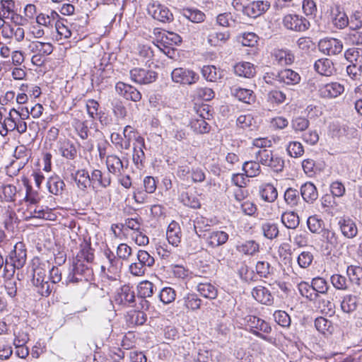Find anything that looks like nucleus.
I'll return each instance as SVG.
<instances>
[{
    "instance_id": "nucleus-1",
    "label": "nucleus",
    "mask_w": 362,
    "mask_h": 362,
    "mask_svg": "<svg viewBox=\"0 0 362 362\" xmlns=\"http://www.w3.org/2000/svg\"><path fill=\"white\" fill-rule=\"evenodd\" d=\"M32 284L34 290L39 295L45 297L50 295L53 290V286L48 281L45 265L39 264L33 268Z\"/></svg>"
},
{
    "instance_id": "nucleus-2",
    "label": "nucleus",
    "mask_w": 362,
    "mask_h": 362,
    "mask_svg": "<svg viewBox=\"0 0 362 362\" xmlns=\"http://www.w3.org/2000/svg\"><path fill=\"white\" fill-rule=\"evenodd\" d=\"M245 325L250 328V332L255 336L269 343L272 342L273 339L267 335L270 334L272 329L270 325L255 315H247L244 318Z\"/></svg>"
},
{
    "instance_id": "nucleus-3",
    "label": "nucleus",
    "mask_w": 362,
    "mask_h": 362,
    "mask_svg": "<svg viewBox=\"0 0 362 362\" xmlns=\"http://www.w3.org/2000/svg\"><path fill=\"white\" fill-rule=\"evenodd\" d=\"M93 271L91 267L83 262L81 259H76L71 272L67 276V283L88 281L93 279Z\"/></svg>"
},
{
    "instance_id": "nucleus-4",
    "label": "nucleus",
    "mask_w": 362,
    "mask_h": 362,
    "mask_svg": "<svg viewBox=\"0 0 362 362\" xmlns=\"http://www.w3.org/2000/svg\"><path fill=\"white\" fill-rule=\"evenodd\" d=\"M147 12L153 19L163 23H170L174 20L172 11L158 1L149 3L147 6Z\"/></svg>"
},
{
    "instance_id": "nucleus-5",
    "label": "nucleus",
    "mask_w": 362,
    "mask_h": 362,
    "mask_svg": "<svg viewBox=\"0 0 362 362\" xmlns=\"http://www.w3.org/2000/svg\"><path fill=\"white\" fill-rule=\"evenodd\" d=\"M27 252L23 243L18 242L6 258V267L11 265L13 269H21L25 264Z\"/></svg>"
},
{
    "instance_id": "nucleus-6",
    "label": "nucleus",
    "mask_w": 362,
    "mask_h": 362,
    "mask_svg": "<svg viewBox=\"0 0 362 362\" xmlns=\"http://www.w3.org/2000/svg\"><path fill=\"white\" fill-rule=\"evenodd\" d=\"M283 25L287 30L295 32H305L310 24L308 19L297 14H287L283 18Z\"/></svg>"
},
{
    "instance_id": "nucleus-7",
    "label": "nucleus",
    "mask_w": 362,
    "mask_h": 362,
    "mask_svg": "<svg viewBox=\"0 0 362 362\" xmlns=\"http://www.w3.org/2000/svg\"><path fill=\"white\" fill-rule=\"evenodd\" d=\"M171 78L173 82L182 85H192L199 80V75L193 70L179 67L175 68L171 72Z\"/></svg>"
},
{
    "instance_id": "nucleus-8",
    "label": "nucleus",
    "mask_w": 362,
    "mask_h": 362,
    "mask_svg": "<svg viewBox=\"0 0 362 362\" xmlns=\"http://www.w3.org/2000/svg\"><path fill=\"white\" fill-rule=\"evenodd\" d=\"M195 226L196 233L206 240L207 245L211 247H217L225 244L228 240V234L223 230H206L203 234L199 233Z\"/></svg>"
},
{
    "instance_id": "nucleus-9",
    "label": "nucleus",
    "mask_w": 362,
    "mask_h": 362,
    "mask_svg": "<svg viewBox=\"0 0 362 362\" xmlns=\"http://www.w3.org/2000/svg\"><path fill=\"white\" fill-rule=\"evenodd\" d=\"M319 50L326 55H337L343 50L342 42L337 38H324L320 40L318 43Z\"/></svg>"
},
{
    "instance_id": "nucleus-10",
    "label": "nucleus",
    "mask_w": 362,
    "mask_h": 362,
    "mask_svg": "<svg viewBox=\"0 0 362 362\" xmlns=\"http://www.w3.org/2000/svg\"><path fill=\"white\" fill-rule=\"evenodd\" d=\"M339 229L342 235L348 239H354L358 233L356 223L349 216L340 217L337 222Z\"/></svg>"
},
{
    "instance_id": "nucleus-11",
    "label": "nucleus",
    "mask_w": 362,
    "mask_h": 362,
    "mask_svg": "<svg viewBox=\"0 0 362 362\" xmlns=\"http://www.w3.org/2000/svg\"><path fill=\"white\" fill-rule=\"evenodd\" d=\"M132 81L139 84H148L154 82L158 74L156 71L142 68H134L130 71Z\"/></svg>"
},
{
    "instance_id": "nucleus-12",
    "label": "nucleus",
    "mask_w": 362,
    "mask_h": 362,
    "mask_svg": "<svg viewBox=\"0 0 362 362\" xmlns=\"http://www.w3.org/2000/svg\"><path fill=\"white\" fill-rule=\"evenodd\" d=\"M128 160L123 161L116 155H109L106 158V165L109 173H112L117 177L123 175L125 169L128 167Z\"/></svg>"
},
{
    "instance_id": "nucleus-13",
    "label": "nucleus",
    "mask_w": 362,
    "mask_h": 362,
    "mask_svg": "<svg viewBox=\"0 0 362 362\" xmlns=\"http://www.w3.org/2000/svg\"><path fill=\"white\" fill-rule=\"evenodd\" d=\"M115 89L119 95L127 100L139 102L141 99V93L131 85L119 81L116 83Z\"/></svg>"
},
{
    "instance_id": "nucleus-14",
    "label": "nucleus",
    "mask_w": 362,
    "mask_h": 362,
    "mask_svg": "<svg viewBox=\"0 0 362 362\" xmlns=\"http://www.w3.org/2000/svg\"><path fill=\"white\" fill-rule=\"evenodd\" d=\"M344 91V86L338 82H332L322 86L319 89V95L323 98H335Z\"/></svg>"
},
{
    "instance_id": "nucleus-15",
    "label": "nucleus",
    "mask_w": 362,
    "mask_h": 362,
    "mask_svg": "<svg viewBox=\"0 0 362 362\" xmlns=\"http://www.w3.org/2000/svg\"><path fill=\"white\" fill-rule=\"evenodd\" d=\"M271 6L267 0L254 1L246 6L245 14L252 18H257L264 13Z\"/></svg>"
},
{
    "instance_id": "nucleus-16",
    "label": "nucleus",
    "mask_w": 362,
    "mask_h": 362,
    "mask_svg": "<svg viewBox=\"0 0 362 362\" xmlns=\"http://www.w3.org/2000/svg\"><path fill=\"white\" fill-rule=\"evenodd\" d=\"M115 301L120 305L132 306L135 302V293L133 287L124 285L115 297Z\"/></svg>"
},
{
    "instance_id": "nucleus-17",
    "label": "nucleus",
    "mask_w": 362,
    "mask_h": 362,
    "mask_svg": "<svg viewBox=\"0 0 362 362\" xmlns=\"http://www.w3.org/2000/svg\"><path fill=\"white\" fill-rule=\"evenodd\" d=\"M272 75V79H276L287 85H296L300 81V76L298 73L289 69L281 70L276 74H273Z\"/></svg>"
},
{
    "instance_id": "nucleus-18",
    "label": "nucleus",
    "mask_w": 362,
    "mask_h": 362,
    "mask_svg": "<svg viewBox=\"0 0 362 362\" xmlns=\"http://www.w3.org/2000/svg\"><path fill=\"white\" fill-rule=\"evenodd\" d=\"M314 69L317 73L325 76H332L336 72L332 60L328 58L317 59L314 64Z\"/></svg>"
},
{
    "instance_id": "nucleus-19",
    "label": "nucleus",
    "mask_w": 362,
    "mask_h": 362,
    "mask_svg": "<svg viewBox=\"0 0 362 362\" xmlns=\"http://www.w3.org/2000/svg\"><path fill=\"white\" fill-rule=\"evenodd\" d=\"M332 22L338 29H344L349 25V18L339 6H336L331 11Z\"/></svg>"
},
{
    "instance_id": "nucleus-20",
    "label": "nucleus",
    "mask_w": 362,
    "mask_h": 362,
    "mask_svg": "<svg viewBox=\"0 0 362 362\" xmlns=\"http://www.w3.org/2000/svg\"><path fill=\"white\" fill-rule=\"evenodd\" d=\"M104 255L107 262L105 265L101 267V270L105 272V269H107V272L110 274H117L119 270L118 258L110 248L104 250Z\"/></svg>"
},
{
    "instance_id": "nucleus-21",
    "label": "nucleus",
    "mask_w": 362,
    "mask_h": 362,
    "mask_svg": "<svg viewBox=\"0 0 362 362\" xmlns=\"http://www.w3.org/2000/svg\"><path fill=\"white\" fill-rule=\"evenodd\" d=\"M300 194L303 199L309 204H313L318 197L316 187L310 182L304 183L300 187Z\"/></svg>"
},
{
    "instance_id": "nucleus-22",
    "label": "nucleus",
    "mask_w": 362,
    "mask_h": 362,
    "mask_svg": "<svg viewBox=\"0 0 362 362\" xmlns=\"http://www.w3.org/2000/svg\"><path fill=\"white\" fill-rule=\"evenodd\" d=\"M166 236L170 244L173 246L178 245L182 238L181 229L178 223L173 221L169 224Z\"/></svg>"
},
{
    "instance_id": "nucleus-23",
    "label": "nucleus",
    "mask_w": 362,
    "mask_h": 362,
    "mask_svg": "<svg viewBox=\"0 0 362 362\" xmlns=\"http://www.w3.org/2000/svg\"><path fill=\"white\" fill-rule=\"evenodd\" d=\"M252 295L258 302L264 305H271L273 303V297L270 291L265 287L259 286L252 289Z\"/></svg>"
},
{
    "instance_id": "nucleus-24",
    "label": "nucleus",
    "mask_w": 362,
    "mask_h": 362,
    "mask_svg": "<svg viewBox=\"0 0 362 362\" xmlns=\"http://www.w3.org/2000/svg\"><path fill=\"white\" fill-rule=\"evenodd\" d=\"M233 71L240 77L252 78L255 74V68L250 62H242L234 65Z\"/></svg>"
},
{
    "instance_id": "nucleus-25",
    "label": "nucleus",
    "mask_w": 362,
    "mask_h": 362,
    "mask_svg": "<svg viewBox=\"0 0 362 362\" xmlns=\"http://www.w3.org/2000/svg\"><path fill=\"white\" fill-rule=\"evenodd\" d=\"M144 148V139L139 138L138 144H134L132 159L134 165L139 169L144 166V160L145 159V153L143 150Z\"/></svg>"
},
{
    "instance_id": "nucleus-26",
    "label": "nucleus",
    "mask_w": 362,
    "mask_h": 362,
    "mask_svg": "<svg viewBox=\"0 0 362 362\" xmlns=\"http://www.w3.org/2000/svg\"><path fill=\"white\" fill-rule=\"evenodd\" d=\"M180 13L192 23H202L204 21L205 14L197 8H182L180 9Z\"/></svg>"
},
{
    "instance_id": "nucleus-27",
    "label": "nucleus",
    "mask_w": 362,
    "mask_h": 362,
    "mask_svg": "<svg viewBox=\"0 0 362 362\" xmlns=\"http://www.w3.org/2000/svg\"><path fill=\"white\" fill-rule=\"evenodd\" d=\"M231 95L235 97L238 100L247 104H251L255 100V95L253 91L246 88H231Z\"/></svg>"
},
{
    "instance_id": "nucleus-28",
    "label": "nucleus",
    "mask_w": 362,
    "mask_h": 362,
    "mask_svg": "<svg viewBox=\"0 0 362 362\" xmlns=\"http://www.w3.org/2000/svg\"><path fill=\"white\" fill-rule=\"evenodd\" d=\"M230 34L228 30L214 31L208 36V42L211 46H221L230 39Z\"/></svg>"
},
{
    "instance_id": "nucleus-29",
    "label": "nucleus",
    "mask_w": 362,
    "mask_h": 362,
    "mask_svg": "<svg viewBox=\"0 0 362 362\" xmlns=\"http://www.w3.org/2000/svg\"><path fill=\"white\" fill-rule=\"evenodd\" d=\"M197 290L203 297L211 300L215 299L218 296L216 287L209 282L198 284Z\"/></svg>"
},
{
    "instance_id": "nucleus-30",
    "label": "nucleus",
    "mask_w": 362,
    "mask_h": 362,
    "mask_svg": "<svg viewBox=\"0 0 362 362\" xmlns=\"http://www.w3.org/2000/svg\"><path fill=\"white\" fill-rule=\"evenodd\" d=\"M259 244L253 240L238 243L236 245L237 251L247 255H253L259 251Z\"/></svg>"
},
{
    "instance_id": "nucleus-31",
    "label": "nucleus",
    "mask_w": 362,
    "mask_h": 362,
    "mask_svg": "<svg viewBox=\"0 0 362 362\" xmlns=\"http://www.w3.org/2000/svg\"><path fill=\"white\" fill-rule=\"evenodd\" d=\"M259 194L263 200L274 202L277 197L276 189L272 184H264L259 187Z\"/></svg>"
},
{
    "instance_id": "nucleus-32",
    "label": "nucleus",
    "mask_w": 362,
    "mask_h": 362,
    "mask_svg": "<svg viewBox=\"0 0 362 362\" xmlns=\"http://www.w3.org/2000/svg\"><path fill=\"white\" fill-rule=\"evenodd\" d=\"M74 179L78 187L83 191L91 185L90 175L84 169L77 170Z\"/></svg>"
},
{
    "instance_id": "nucleus-33",
    "label": "nucleus",
    "mask_w": 362,
    "mask_h": 362,
    "mask_svg": "<svg viewBox=\"0 0 362 362\" xmlns=\"http://www.w3.org/2000/svg\"><path fill=\"white\" fill-rule=\"evenodd\" d=\"M178 303H182L183 305L189 310H197L200 308L202 300L196 293H189Z\"/></svg>"
},
{
    "instance_id": "nucleus-34",
    "label": "nucleus",
    "mask_w": 362,
    "mask_h": 362,
    "mask_svg": "<svg viewBox=\"0 0 362 362\" xmlns=\"http://www.w3.org/2000/svg\"><path fill=\"white\" fill-rule=\"evenodd\" d=\"M47 186L50 193L59 195L62 194L65 188V183L59 177L55 176L48 179Z\"/></svg>"
},
{
    "instance_id": "nucleus-35",
    "label": "nucleus",
    "mask_w": 362,
    "mask_h": 362,
    "mask_svg": "<svg viewBox=\"0 0 362 362\" xmlns=\"http://www.w3.org/2000/svg\"><path fill=\"white\" fill-rule=\"evenodd\" d=\"M179 200L185 206L192 209H199L201 207V203L198 197L189 192L184 191L179 196Z\"/></svg>"
},
{
    "instance_id": "nucleus-36",
    "label": "nucleus",
    "mask_w": 362,
    "mask_h": 362,
    "mask_svg": "<svg viewBox=\"0 0 362 362\" xmlns=\"http://www.w3.org/2000/svg\"><path fill=\"white\" fill-rule=\"evenodd\" d=\"M59 151L63 157L70 160H74L77 154L74 144L68 139L61 142Z\"/></svg>"
},
{
    "instance_id": "nucleus-37",
    "label": "nucleus",
    "mask_w": 362,
    "mask_h": 362,
    "mask_svg": "<svg viewBox=\"0 0 362 362\" xmlns=\"http://www.w3.org/2000/svg\"><path fill=\"white\" fill-rule=\"evenodd\" d=\"M91 184L98 182L100 187L106 188L111 184V177L110 174L103 175L101 170L95 169L93 170L90 175Z\"/></svg>"
},
{
    "instance_id": "nucleus-38",
    "label": "nucleus",
    "mask_w": 362,
    "mask_h": 362,
    "mask_svg": "<svg viewBox=\"0 0 362 362\" xmlns=\"http://www.w3.org/2000/svg\"><path fill=\"white\" fill-rule=\"evenodd\" d=\"M281 220L282 223L289 229H296L300 223L298 214L293 211H286L283 213Z\"/></svg>"
},
{
    "instance_id": "nucleus-39",
    "label": "nucleus",
    "mask_w": 362,
    "mask_h": 362,
    "mask_svg": "<svg viewBox=\"0 0 362 362\" xmlns=\"http://www.w3.org/2000/svg\"><path fill=\"white\" fill-rule=\"evenodd\" d=\"M33 52H37L40 55L47 56L52 54L54 47L49 42H33L30 46Z\"/></svg>"
},
{
    "instance_id": "nucleus-40",
    "label": "nucleus",
    "mask_w": 362,
    "mask_h": 362,
    "mask_svg": "<svg viewBox=\"0 0 362 362\" xmlns=\"http://www.w3.org/2000/svg\"><path fill=\"white\" fill-rule=\"evenodd\" d=\"M346 274L351 283L362 285V267L350 265L346 269Z\"/></svg>"
},
{
    "instance_id": "nucleus-41",
    "label": "nucleus",
    "mask_w": 362,
    "mask_h": 362,
    "mask_svg": "<svg viewBox=\"0 0 362 362\" xmlns=\"http://www.w3.org/2000/svg\"><path fill=\"white\" fill-rule=\"evenodd\" d=\"M276 61L281 66L291 64L294 61L293 54L288 50L278 49L274 53Z\"/></svg>"
},
{
    "instance_id": "nucleus-42",
    "label": "nucleus",
    "mask_w": 362,
    "mask_h": 362,
    "mask_svg": "<svg viewBox=\"0 0 362 362\" xmlns=\"http://www.w3.org/2000/svg\"><path fill=\"white\" fill-rule=\"evenodd\" d=\"M358 298L354 295H346L341 303V308L346 313H351L356 310Z\"/></svg>"
},
{
    "instance_id": "nucleus-43",
    "label": "nucleus",
    "mask_w": 362,
    "mask_h": 362,
    "mask_svg": "<svg viewBox=\"0 0 362 362\" xmlns=\"http://www.w3.org/2000/svg\"><path fill=\"white\" fill-rule=\"evenodd\" d=\"M316 329L323 333L331 334L334 330L332 322L323 317H317L315 320Z\"/></svg>"
},
{
    "instance_id": "nucleus-44",
    "label": "nucleus",
    "mask_w": 362,
    "mask_h": 362,
    "mask_svg": "<svg viewBox=\"0 0 362 362\" xmlns=\"http://www.w3.org/2000/svg\"><path fill=\"white\" fill-rule=\"evenodd\" d=\"M300 192L296 189L289 187L284 192V200L291 207L298 206L300 202Z\"/></svg>"
},
{
    "instance_id": "nucleus-45",
    "label": "nucleus",
    "mask_w": 362,
    "mask_h": 362,
    "mask_svg": "<svg viewBox=\"0 0 362 362\" xmlns=\"http://www.w3.org/2000/svg\"><path fill=\"white\" fill-rule=\"evenodd\" d=\"M203 77L208 81L215 82L221 78L220 71H217V68L213 65L204 66L202 69Z\"/></svg>"
},
{
    "instance_id": "nucleus-46",
    "label": "nucleus",
    "mask_w": 362,
    "mask_h": 362,
    "mask_svg": "<svg viewBox=\"0 0 362 362\" xmlns=\"http://www.w3.org/2000/svg\"><path fill=\"white\" fill-rule=\"evenodd\" d=\"M146 319V315L140 310H132L127 315V322L133 325H142L145 323Z\"/></svg>"
},
{
    "instance_id": "nucleus-47",
    "label": "nucleus",
    "mask_w": 362,
    "mask_h": 362,
    "mask_svg": "<svg viewBox=\"0 0 362 362\" xmlns=\"http://www.w3.org/2000/svg\"><path fill=\"white\" fill-rule=\"evenodd\" d=\"M307 225L310 231L313 233H322L325 230L324 221L318 218L317 216H310L307 220Z\"/></svg>"
},
{
    "instance_id": "nucleus-48",
    "label": "nucleus",
    "mask_w": 362,
    "mask_h": 362,
    "mask_svg": "<svg viewBox=\"0 0 362 362\" xmlns=\"http://www.w3.org/2000/svg\"><path fill=\"white\" fill-rule=\"evenodd\" d=\"M284 160L276 153H272L269 157L267 167L270 168L275 173H281L284 168Z\"/></svg>"
},
{
    "instance_id": "nucleus-49",
    "label": "nucleus",
    "mask_w": 362,
    "mask_h": 362,
    "mask_svg": "<svg viewBox=\"0 0 362 362\" xmlns=\"http://www.w3.org/2000/svg\"><path fill=\"white\" fill-rule=\"evenodd\" d=\"M11 112H15L19 117L18 119H16L15 130L20 134L25 133L27 131V124L23 120L28 117L29 109L26 108V113L20 112L15 109H12Z\"/></svg>"
},
{
    "instance_id": "nucleus-50",
    "label": "nucleus",
    "mask_w": 362,
    "mask_h": 362,
    "mask_svg": "<svg viewBox=\"0 0 362 362\" xmlns=\"http://www.w3.org/2000/svg\"><path fill=\"white\" fill-rule=\"evenodd\" d=\"M311 285L313 291L317 293L318 298H320V294H326L329 289V285L326 280L321 277H315L313 279Z\"/></svg>"
},
{
    "instance_id": "nucleus-51",
    "label": "nucleus",
    "mask_w": 362,
    "mask_h": 362,
    "mask_svg": "<svg viewBox=\"0 0 362 362\" xmlns=\"http://www.w3.org/2000/svg\"><path fill=\"white\" fill-rule=\"evenodd\" d=\"M298 290L300 293L309 299L310 300H317L318 299L317 293L313 291L312 285L306 282H301L298 285Z\"/></svg>"
},
{
    "instance_id": "nucleus-52",
    "label": "nucleus",
    "mask_w": 362,
    "mask_h": 362,
    "mask_svg": "<svg viewBox=\"0 0 362 362\" xmlns=\"http://www.w3.org/2000/svg\"><path fill=\"white\" fill-rule=\"evenodd\" d=\"M350 30L344 38L346 42L352 45L362 46V30L358 28Z\"/></svg>"
},
{
    "instance_id": "nucleus-53",
    "label": "nucleus",
    "mask_w": 362,
    "mask_h": 362,
    "mask_svg": "<svg viewBox=\"0 0 362 362\" xmlns=\"http://www.w3.org/2000/svg\"><path fill=\"white\" fill-rule=\"evenodd\" d=\"M243 170L247 177H253L260 173V164L257 161H246L243 163Z\"/></svg>"
},
{
    "instance_id": "nucleus-54",
    "label": "nucleus",
    "mask_w": 362,
    "mask_h": 362,
    "mask_svg": "<svg viewBox=\"0 0 362 362\" xmlns=\"http://www.w3.org/2000/svg\"><path fill=\"white\" fill-rule=\"evenodd\" d=\"M262 230L265 238L272 240L279 235V228L276 223L267 222L262 224Z\"/></svg>"
},
{
    "instance_id": "nucleus-55",
    "label": "nucleus",
    "mask_w": 362,
    "mask_h": 362,
    "mask_svg": "<svg viewBox=\"0 0 362 362\" xmlns=\"http://www.w3.org/2000/svg\"><path fill=\"white\" fill-rule=\"evenodd\" d=\"M206 119L197 118L191 122L192 129L197 133L206 134L210 131L211 127L206 122Z\"/></svg>"
},
{
    "instance_id": "nucleus-56",
    "label": "nucleus",
    "mask_w": 362,
    "mask_h": 362,
    "mask_svg": "<svg viewBox=\"0 0 362 362\" xmlns=\"http://www.w3.org/2000/svg\"><path fill=\"white\" fill-rule=\"evenodd\" d=\"M330 281L332 286L337 290L346 291L349 288V282L344 276L334 274L331 276Z\"/></svg>"
},
{
    "instance_id": "nucleus-57",
    "label": "nucleus",
    "mask_w": 362,
    "mask_h": 362,
    "mask_svg": "<svg viewBox=\"0 0 362 362\" xmlns=\"http://www.w3.org/2000/svg\"><path fill=\"white\" fill-rule=\"evenodd\" d=\"M154 285L148 281L141 282L138 286V295L141 298H146L152 296L153 294Z\"/></svg>"
},
{
    "instance_id": "nucleus-58",
    "label": "nucleus",
    "mask_w": 362,
    "mask_h": 362,
    "mask_svg": "<svg viewBox=\"0 0 362 362\" xmlns=\"http://www.w3.org/2000/svg\"><path fill=\"white\" fill-rule=\"evenodd\" d=\"M321 234L323 240L331 246L337 247L340 244L339 235L333 230L325 229Z\"/></svg>"
},
{
    "instance_id": "nucleus-59",
    "label": "nucleus",
    "mask_w": 362,
    "mask_h": 362,
    "mask_svg": "<svg viewBox=\"0 0 362 362\" xmlns=\"http://www.w3.org/2000/svg\"><path fill=\"white\" fill-rule=\"evenodd\" d=\"M176 297L175 291L171 287H165L161 289L159 298L164 304H169L173 302Z\"/></svg>"
},
{
    "instance_id": "nucleus-60",
    "label": "nucleus",
    "mask_w": 362,
    "mask_h": 362,
    "mask_svg": "<svg viewBox=\"0 0 362 362\" xmlns=\"http://www.w3.org/2000/svg\"><path fill=\"white\" fill-rule=\"evenodd\" d=\"M286 151L288 154L293 158L301 156L304 153L303 145L298 141H291L287 146Z\"/></svg>"
},
{
    "instance_id": "nucleus-61",
    "label": "nucleus",
    "mask_w": 362,
    "mask_h": 362,
    "mask_svg": "<svg viewBox=\"0 0 362 362\" xmlns=\"http://www.w3.org/2000/svg\"><path fill=\"white\" fill-rule=\"evenodd\" d=\"M137 260L145 267H151L154 263V258L146 250H139L137 253Z\"/></svg>"
},
{
    "instance_id": "nucleus-62",
    "label": "nucleus",
    "mask_w": 362,
    "mask_h": 362,
    "mask_svg": "<svg viewBox=\"0 0 362 362\" xmlns=\"http://www.w3.org/2000/svg\"><path fill=\"white\" fill-rule=\"evenodd\" d=\"M258 36L254 33H245L238 37V42L243 46L254 47L257 43Z\"/></svg>"
},
{
    "instance_id": "nucleus-63",
    "label": "nucleus",
    "mask_w": 362,
    "mask_h": 362,
    "mask_svg": "<svg viewBox=\"0 0 362 362\" xmlns=\"http://www.w3.org/2000/svg\"><path fill=\"white\" fill-rule=\"evenodd\" d=\"M276 322L283 327H288L291 325V318L287 313L283 310H276L274 313Z\"/></svg>"
},
{
    "instance_id": "nucleus-64",
    "label": "nucleus",
    "mask_w": 362,
    "mask_h": 362,
    "mask_svg": "<svg viewBox=\"0 0 362 362\" xmlns=\"http://www.w3.org/2000/svg\"><path fill=\"white\" fill-rule=\"evenodd\" d=\"M256 271L261 277L267 278L273 273V268L267 262L259 261L256 264Z\"/></svg>"
}]
</instances>
